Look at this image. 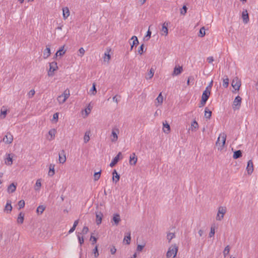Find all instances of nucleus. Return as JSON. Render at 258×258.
<instances>
[{"label":"nucleus","mask_w":258,"mask_h":258,"mask_svg":"<svg viewBox=\"0 0 258 258\" xmlns=\"http://www.w3.org/2000/svg\"><path fill=\"white\" fill-rule=\"evenodd\" d=\"M12 210V207L11 206V201L8 200L5 206V210L7 211L8 212H11Z\"/></svg>","instance_id":"35"},{"label":"nucleus","mask_w":258,"mask_h":258,"mask_svg":"<svg viewBox=\"0 0 258 258\" xmlns=\"http://www.w3.org/2000/svg\"><path fill=\"white\" fill-rule=\"evenodd\" d=\"M92 253L94 255V257L96 258L99 256V252L98 250V246L96 245L95 248L93 249Z\"/></svg>","instance_id":"42"},{"label":"nucleus","mask_w":258,"mask_h":258,"mask_svg":"<svg viewBox=\"0 0 258 258\" xmlns=\"http://www.w3.org/2000/svg\"><path fill=\"white\" fill-rule=\"evenodd\" d=\"M163 132L165 134H168L170 131V127L169 124L167 123V122L166 121H165L164 122H163Z\"/></svg>","instance_id":"16"},{"label":"nucleus","mask_w":258,"mask_h":258,"mask_svg":"<svg viewBox=\"0 0 258 258\" xmlns=\"http://www.w3.org/2000/svg\"><path fill=\"white\" fill-rule=\"evenodd\" d=\"M63 97V101H66V100L70 96V90L68 89H67L64 91L63 92V94H61Z\"/></svg>","instance_id":"28"},{"label":"nucleus","mask_w":258,"mask_h":258,"mask_svg":"<svg viewBox=\"0 0 258 258\" xmlns=\"http://www.w3.org/2000/svg\"><path fill=\"white\" fill-rule=\"evenodd\" d=\"M154 70L152 68L148 75L146 76V79H151L154 76Z\"/></svg>","instance_id":"37"},{"label":"nucleus","mask_w":258,"mask_h":258,"mask_svg":"<svg viewBox=\"0 0 258 258\" xmlns=\"http://www.w3.org/2000/svg\"><path fill=\"white\" fill-rule=\"evenodd\" d=\"M210 91H204L203 93L202 96V99L204 100H208V99L209 98V96L210 95Z\"/></svg>","instance_id":"26"},{"label":"nucleus","mask_w":258,"mask_h":258,"mask_svg":"<svg viewBox=\"0 0 258 258\" xmlns=\"http://www.w3.org/2000/svg\"><path fill=\"white\" fill-rule=\"evenodd\" d=\"M91 108L89 106H88L86 109H85V112L86 115H88L91 112Z\"/></svg>","instance_id":"61"},{"label":"nucleus","mask_w":258,"mask_h":258,"mask_svg":"<svg viewBox=\"0 0 258 258\" xmlns=\"http://www.w3.org/2000/svg\"><path fill=\"white\" fill-rule=\"evenodd\" d=\"M194 80V78L193 76H189L188 79H187V85H190V82H192L193 83V81Z\"/></svg>","instance_id":"54"},{"label":"nucleus","mask_w":258,"mask_h":258,"mask_svg":"<svg viewBox=\"0 0 258 258\" xmlns=\"http://www.w3.org/2000/svg\"><path fill=\"white\" fill-rule=\"evenodd\" d=\"M138 160L137 156L135 153H133L130 155L129 163L131 165H135Z\"/></svg>","instance_id":"9"},{"label":"nucleus","mask_w":258,"mask_h":258,"mask_svg":"<svg viewBox=\"0 0 258 258\" xmlns=\"http://www.w3.org/2000/svg\"><path fill=\"white\" fill-rule=\"evenodd\" d=\"M24 214L21 212L19 215L17 219V222L18 223L22 224L24 222Z\"/></svg>","instance_id":"33"},{"label":"nucleus","mask_w":258,"mask_h":258,"mask_svg":"<svg viewBox=\"0 0 258 258\" xmlns=\"http://www.w3.org/2000/svg\"><path fill=\"white\" fill-rule=\"evenodd\" d=\"M119 131L118 128L116 127H114L112 130L111 132V136H112V138H111L112 142H116L118 139L117 134H119Z\"/></svg>","instance_id":"8"},{"label":"nucleus","mask_w":258,"mask_h":258,"mask_svg":"<svg viewBox=\"0 0 258 258\" xmlns=\"http://www.w3.org/2000/svg\"><path fill=\"white\" fill-rule=\"evenodd\" d=\"M18 206L19 207V209L23 208L25 206V202L24 200H21L18 202Z\"/></svg>","instance_id":"48"},{"label":"nucleus","mask_w":258,"mask_h":258,"mask_svg":"<svg viewBox=\"0 0 258 258\" xmlns=\"http://www.w3.org/2000/svg\"><path fill=\"white\" fill-rule=\"evenodd\" d=\"M58 69L57 63L55 61H52L49 63V70L48 72V75L49 76H52L53 73Z\"/></svg>","instance_id":"5"},{"label":"nucleus","mask_w":258,"mask_h":258,"mask_svg":"<svg viewBox=\"0 0 258 258\" xmlns=\"http://www.w3.org/2000/svg\"><path fill=\"white\" fill-rule=\"evenodd\" d=\"M199 127L198 123L196 120H194L192 121V122L191 124L190 128L192 131L198 128Z\"/></svg>","instance_id":"39"},{"label":"nucleus","mask_w":258,"mask_h":258,"mask_svg":"<svg viewBox=\"0 0 258 258\" xmlns=\"http://www.w3.org/2000/svg\"><path fill=\"white\" fill-rule=\"evenodd\" d=\"M225 78L223 79V86L225 88H226L228 87L229 85V79L227 76L225 77Z\"/></svg>","instance_id":"36"},{"label":"nucleus","mask_w":258,"mask_h":258,"mask_svg":"<svg viewBox=\"0 0 258 258\" xmlns=\"http://www.w3.org/2000/svg\"><path fill=\"white\" fill-rule=\"evenodd\" d=\"M211 114L212 111L206 107L205 109V117L207 119H210L211 117Z\"/></svg>","instance_id":"34"},{"label":"nucleus","mask_w":258,"mask_h":258,"mask_svg":"<svg viewBox=\"0 0 258 258\" xmlns=\"http://www.w3.org/2000/svg\"><path fill=\"white\" fill-rule=\"evenodd\" d=\"M111 49L110 48H107L106 49V50L105 51L104 53V57L103 58L104 61H107L108 62L109 60L110 59V55L109 54V52L110 51Z\"/></svg>","instance_id":"19"},{"label":"nucleus","mask_w":258,"mask_h":258,"mask_svg":"<svg viewBox=\"0 0 258 258\" xmlns=\"http://www.w3.org/2000/svg\"><path fill=\"white\" fill-rule=\"evenodd\" d=\"M242 17L244 23L246 24L249 21V16L246 10L243 11L242 13Z\"/></svg>","instance_id":"17"},{"label":"nucleus","mask_w":258,"mask_h":258,"mask_svg":"<svg viewBox=\"0 0 258 258\" xmlns=\"http://www.w3.org/2000/svg\"><path fill=\"white\" fill-rule=\"evenodd\" d=\"M66 161L65 152L63 150H61L59 153V161L60 163H64Z\"/></svg>","instance_id":"11"},{"label":"nucleus","mask_w":258,"mask_h":258,"mask_svg":"<svg viewBox=\"0 0 258 258\" xmlns=\"http://www.w3.org/2000/svg\"><path fill=\"white\" fill-rule=\"evenodd\" d=\"M90 240L92 241V244L94 245L97 241V238L91 235L90 237Z\"/></svg>","instance_id":"58"},{"label":"nucleus","mask_w":258,"mask_h":258,"mask_svg":"<svg viewBox=\"0 0 258 258\" xmlns=\"http://www.w3.org/2000/svg\"><path fill=\"white\" fill-rule=\"evenodd\" d=\"M54 166H55V165L54 164H52L49 165V171L48 173V174L49 176H52L54 174V173H55Z\"/></svg>","instance_id":"24"},{"label":"nucleus","mask_w":258,"mask_h":258,"mask_svg":"<svg viewBox=\"0 0 258 258\" xmlns=\"http://www.w3.org/2000/svg\"><path fill=\"white\" fill-rule=\"evenodd\" d=\"M207 61L209 63H211L214 61V58L213 56H209L207 58Z\"/></svg>","instance_id":"62"},{"label":"nucleus","mask_w":258,"mask_h":258,"mask_svg":"<svg viewBox=\"0 0 258 258\" xmlns=\"http://www.w3.org/2000/svg\"><path fill=\"white\" fill-rule=\"evenodd\" d=\"M133 41V44L132 45H131V49L132 50L133 49V48L134 46H137L138 43H139V41H138V38L137 36H133L132 37V39Z\"/></svg>","instance_id":"29"},{"label":"nucleus","mask_w":258,"mask_h":258,"mask_svg":"<svg viewBox=\"0 0 258 258\" xmlns=\"http://www.w3.org/2000/svg\"><path fill=\"white\" fill-rule=\"evenodd\" d=\"M16 185L14 183H11L8 188V192L10 193H12L16 190Z\"/></svg>","instance_id":"30"},{"label":"nucleus","mask_w":258,"mask_h":258,"mask_svg":"<svg viewBox=\"0 0 258 258\" xmlns=\"http://www.w3.org/2000/svg\"><path fill=\"white\" fill-rule=\"evenodd\" d=\"M246 169L248 174H250L252 173L253 171V166L252 160H250L248 161Z\"/></svg>","instance_id":"12"},{"label":"nucleus","mask_w":258,"mask_h":258,"mask_svg":"<svg viewBox=\"0 0 258 258\" xmlns=\"http://www.w3.org/2000/svg\"><path fill=\"white\" fill-rule=\"evenodd\" d=\"M163 101V97L162 95V93H160L155 100V105L158 106L162 103Z\"/></svg>","instance_id":"18"},{"label":"nucleus","mask_w":258,"mask_h":258,"mask_svg":"<svg viewBox=\"0 0 258 258\" xmlns=\"http://www.w3.org/2000/svg\"><path fill=\"white\" fill-rule=\"evenodd\" d=\"M187 11V8L185 6H183L181 10L180 13L182 15H185Z\"/></svg>","instance_id":"55"},{"label":"nucleus","mask_w":258,"mask_h":258,"mask_svg":"<svg viewBox=\"0 0 258 258\" xmlns=\"http://www.w3.org/2000/svg\"><path fill=\"white\" fill-rule=\"evenodd\" d=\"M78 239L79 240V242L81 246L84 242V237L83 236H80V234L77 235Z\"/></svg>","instance_id":"47"},{"label":"nucleus","mask_w":258,"mask_h":258,"mask_svg":"<svg viewBox=\"0 0 258 258\" xmlns=\"http://www.w3.org/2000/svg\"><path fill=\"white\" fill-rule=\"evenodd\" d=\"M45 209V207L43 205H40L38 206V207L37 208L36 212L37 213L39 214H42L44 210Z\"/></svg>","instance_id":"38"},{"label":"nucleus","mask_w":258,"mask_h":258,"mask_svg":"<svg viewBox=\"0 0 258 258\" xmlns=\"http://www.w3.org/2000/svg\"><path fill=\"white\" fill-rule=\"evenodd\" d=\"M101 170H100L98 172H95L94 174V179L95 181L98 180L100 177L101 175Z\"/></svg>","instance_id":"41"},{"label":"nucleus","mask_w":258,"mask_h":258,"mask_svg":"<svg viewBox=\"0 0 258 258\" xmlns=\"http://www.w3.org/2000/svg\"><path fill=\"white\" fill-rule=\"evenodd\" d=\"M226 135L224 133L221 134L216 143V145L219 150H222L225 144Z\"/></svg>","instance_id":"1"},{"label":"nucleus","mask_w":258,"mask_h":258,"mask_svg":"<svg viewBox=\"0 0 258 258\" xmlns=\"http://www.w3.org/2000/svg\"><path fill=\"white\" fill-rule=\"evenodd\" d=\"M226 209L225 207H220L218 209V212L216 216V220L221 221L224 217V214L226 213Z\"/></svg>","instance_id":"4"},{"label":"nucleus","mask_w":258,"mask_h":258,"mask_svg":"<svg viewBox=\"0 0 258 258\" xmlns=\"http://www.w3.org/2000/svg\"><path fill=\"white\" fill-rule=\"evenodd\" d=\"M126 235L124 236L123 239V241L126 242L127 244H129L131 242V232H128L125 233Z\"/></svg>","instance_id":"25"},{"label":"nucleus","mask_w":258,"mask_h":258,"mask_svg":"<svg viewBox=\"0 0 258 258\" xmlns=\"http://www.w3.org/2000/svg\"><path fill=\"white\" fill-rule=\"evenodd\" d=\"M174 236H175V235H174V233H169V234L168 235V236H167V237H168V239H169V240H171V239H172L173 237H174Z\"/></svg>","instance_id":"63"},{"label":"nucleus","mask_w":258,"mask_h":258,"mask_svg":"<svg viewBox=\"0 0 258 258\" xmlns=\"http://www.w3.org/2000/svg\"><path fill=\"white\" fill-rule=\"evenodd\" d=\"M229 251L230 247L229 245H227L225 247L224 250L223 251V255L224 257H226L227 256V255L229 253Z\"/></svg>","instance_id":"45"},{"label":"nucleus","mask_w":258,"mask_h":258,"mask_svg":"<svg viewBox=\"0 0 258 258\" xmlns=\"http://www.w3.org/2000/svg\"><path fill=\"white\" fill-rule=\"evenodd\" d=\"M168 23L164 22L162 25V32H163L162 33V35H164L165 36H167L168 33Z\"/></svg>","instance_id":"15"},{"label":"nucleus","mask_w":258,"mask_h":258,"mask_svg":"<svg viewBox=\"0 0 258 258\" xmlns=\"http://www.w3.org/2000/svg\"><path fill=\"white\" fill-rule=\"evenodd\" d=\"M90 92L93 95H95L96 94L97 90H96V84H95V83H94L93 84L92 87L91 89V90H90Z\"/></svg>","instance_id":"43"},{"label":"nucleus","mask_w":258,"mask_h":258,"mask_svg":"<svg viewBox=\"0 0 258 258\" xmlns=\"http://www.w3.org/2000/svg\"><path fill=\"white\" fill-rule=\"evenodd\" d=\"M89 231V228L87 226H84L82 229V233L84 235L86 234Z\"/></svg>","instance_id":"52"},{"label":"nucleus","mask_w":258,"mask_h":258,"mask_svg":"<svg viewBox=\"0 0 258 258\" xmlns=\"http://www.w3.org/2000/svg\"><path fill=\"white\" fill-rule=\"evenodd\" d=\"M112 175H113V177H112L113 181H114L115 183H116L117 182H118L119 181L120 176L117 173L116 170H113V171L112 172Z\"/></svg>","instance_id":"21"},{"label":"nucleus","mask_w":258,"mask_h":258,"mask_svg":"<svg viewBox=\"0 0 258 258\" xmlns=\"http://www.w3.org/2000/svg\"><path fill=\"white\" fill-rule=\"evenodd\" d=\"M89 135H90L89 131L86 132L85 134V135L84 137V142L85 143H87L90 140Z\"/></svg>","instance_id":"40"},{"label":"nucleus","mask_w":258,"mask_h":258,"mask_svg":"<svg viewBox=\"0 0 258 258\" xmlns=\"http://www.w3.org/2000/svg\"><path fill=\"white\" fill-rule=\"evenodd\" d=\"M102 217L103 214L101 212L96 213V223L97 225H99L101 223Z\"/></svg>","instance_id":"13"},{"label":"nucleus","mask_w":258,"mask_h":258,"mask_svg":"<svg viewBox=\"0 0 258 258\" xmlns=\"http://www.w3.org/2000/svg\"><path fill=\"white\" fill-rule=\"evenodd\" d=\"M241 100L242 99L239 96H237L235 97L232 105L233 109L234 110L239 109L241 106Z\"/></svg>","instance_id":"3"},{"label":"nucleus","mask_w":258,"mask_h":258,"mask_svg":"<svg viewBox=\"0 0 258 258\" xmlns=\"http://www.w3.org/2000/svg\"><path fill=\"white\" fill-rule=\"evenodd\" d=\"M121 221L120 215L118 214H113L112 221L114 223V225H117Z\"/></svg>","instance_id":"14"},{"label":"nucleus","mask_w":258,"mask_h":258,"mask_svg":"<svg viewBox=\"0 0 258 258\" xmlns=\"http://www.w3.org/2000/svg\"><path fill=\"white\" fill-rule=\"evenodd\" d=\"M35 93V92L34 90H31L28 93V96L29 98H32L34 95Z\"/></svg>","instance_id":"53"},{"label":"nucleus","mask_w":258,"mask_h":258,"mask_svg":"<svg viewBox=\"0 0 258 258\" xmlns=\"http://www.w3.org/2000/svg\"><path fill=\"white\" fill-rule=\"evenodd\" d=\"M63 12V18L64 19H66L70 16V11L68 7H65L62 9Z\"/></svg>","instance_id":"22"},{"label":"nucleus","mask_w":258,"mask_h":258,"mask_svg":"<svg viewBox=\"0 0 258 258\" xmlns=\"http://www.w3.org/2000/svg\"><path fill=\"white\" fill-rule=\"evenodd\" d=\"M41 185L40 179H37L36 183H35V189L36 190H38L40 189V187Z\"/></svg>","instance_id":"44"},{"label":"nucleus","mask_w":258,"mask_h":258,"mask_svg":"<svg viewBox=\"0 0 258 258\" xmlns=\"http://www.w3.org/2000/svg\"><path fill=\"white\" fill-rule=\"evenodd\" d=\"M144 44H142L138 49V52L140 54H142L143 53V49H144Z\"/></svg>","instance_id":"56"},{"label":"nucleus","mask_w":258,"mask_h":258,"mask_svg":"<svg viewBox=\"0 0 258 258\" xmlns=\"http://www.w3.org/2000/svg\"><path fill=\"white\" fill-rule=\"evenodd\" d=\"M58 118V113L56 112L53 115V119L55 120V121H57Z\"/></svg>","instance_id":"59"},{"label":"nucleus","mask_w":258,"mask_h":258,"mask_svg":"<svg viewBox=\"0 0 258 258\" xmlns=\"http://www.w3.org/2000/svg\"><path fill=\"white\" fill-rule=\"evenodd\" d=\"M231 85L235 90H239L241 86L240 80L237 77H235L233 79Z\"/></svg>","instance_id":"6"},{"label":"nucleus","mask_w":258,"mask_h":258,"mask_svg":"<svg viewBox=\"0 0 258 258\" xmlns=\"http://www.w3.org/2000/svg\"><path fill=\"white\" fill-rule=\"evenodd\" d=\"M121 155V153L119 152L118 153V154L112 159L111 162L110 163V165H109V166L111 167H113L117 164V163L119 161V157Z\"/></svg>","instance_id":"10"},{"label":"nucleus","mask_w":258,"mask_h":258,"mask_svg":"<svg viewBox=\"0 0 258 258\" xmlns=\"http://www.w3.org/2000/svg\"><path fill=\"white\" fill-rule=\"evenodd\" d=\"M7 113V111L6 109L3 110V108L1 109V115H3V116L2 117L3 118H5Z\"/></svg>","instance_id":"57"},{"label":"nucleus","mask_w":258,"mask_h":258,"mask_svg":"<svg viewBox=\"0 0 258 258\" xmlns=\"http://www.w3.org/2000/svg\"><path fill=\"white\" fill-rule=\"evenodd\" d=\"M182 71V67H180V66H178V67H176L174 69V71H173L172 75L173 76H174V75H175V76L178 75H179L181 73Z\"/></svg>","instance_id":"20"},{"label":"nucleus","mask_w":258,"mask_h":258,"mask_svg":"<svg viewBox=\"0 0 258 258\" xmlns=\"http://www.w3.org/2000/svg\"><path fill=\"white\" fill-rule=\"evenodd\" d=\"M79 52L80 53V56H82L84 54L85 52L84 49L83 47L80 48L79 49Z\"/></svg>","instance_id":"60"},{"label":"nucleus","mask_w":258,"mask_h":258,"mask_svg":"<svg viewBox=\"0 0 258 258\" xmlns=\"http://www.w3.org/2000/svg\"><path fill=\"white\" fill-rule=\"evenodd\" d=\"M13 141V137L10 133H7L3 139V141L6 144H11Z\"/></svg>","instance_id":"7"},{"label":"nucleus","mask_w":258,"mask_h":258,"mask_svg":"<svg viewBox=\"0 0 258 258\" xmlns=\"http://www.w3.org/2000/svg\"><path fill=\"white\" fill-rule=\"evenodd\" d=\"M242 156V152L241 150H237L234 152L233 158L235 159H238Z\"/></svg>","instance_id":"32"},{"label":"nucleus","mask_w":258,"mask_h":258,"mask_svg":"<svg viewBox=\"0 0 258 258\" xmlns=\"http://www.w3.org/2000/svg\"><path fill=\"white\" fill-rule=\"evenodd\" d=\"M215 228L214 227H212L211 228L210 232L209 233V237H213L215 234Z\"/></svg>","instance_id":"51"},{"label":"nucleus","mask_w":258,"mask_h":258,"mask_svg":"<svg viewBox=\"0 0 258 258\" xmlns=\"http://www.w3.org/2000/svg\"><path fill=\"white\" fill-rule=\"evenodd\" d=\"M63 97L62 95H60L58 96L57 99L59 104H62L64 102H65V101H63Z\"/></svg>","instance_id":"49"},{"label":"nucleus","mask_w":258,"mask_h":258,"mask_svg":"<svg viewBox=\"0 0 258 258\" xmlns=\"http://www.w3.org/2000/svg\"><path fill=\"white\" fill-rule=\"evenodd\" d=\"M177 251L178 247L176 245H172L167 252V258H174L176 256Z\"/></svg>","instance_id":"2"},{"label":"nucleus","mask_w":258,"mask_h":258,"mask_svg":"<svg viewBox=\"0 0 258 258\" xmlns=\"http://www.w3.org/2000/svg\"><path fill=\"white\" fill-rule=\"evenodd\" d=\"M5 163L8 165H11L13 164L12 157L10 154H8L7 157L5 159Z\"/></svg>","instance_id":"31"},{"label":"nucleus","mask_w":258,"mask_h":258,"mask_svg":"<svg viewBox=\"0 0 258 258\" xmlns=\"http://www.w3.org/2000/svg\"><path fill=\"white\" fill-rule=\"evenodd\" d=\"M205 35V29L204 27H203L200 30L199 36L201 37H203Z\"/></svg>","instance_id":"46"},{"label":"nucleus","mask_w":258,"mask_h":258,"mask_svg":"<svg viewBox=\"0 0 258 258\" xmlns=\"http://www.w3.org/2000/svg\"><path fill=\"white\" fill-rule=\"evenodd\" d=\"M55 130L54 129L51 130L49 131L48 134L51 136L52 139L54 138V137L55 136Z\"/></svg>","instance_id":"50"},{"label":"nucleus","mask_w":258,"mask_h":258,"mask_svg":"<svg viewBox=\"0 0 258 258\" xmlns=\"http://www.w3.org/2000/svg\"><path fill=\"white\" fill-rule=\"evenodd\" d=\"M64 47V46H63L61 48H60L57 51V52L55 53L56 57H57L58 56H61L65 53L66 50H63Z\"/></svg>","instance_id":"27"},{"label":"nucleus","mask_w":258,"mask_h":258,"mask_svg":"<svg viewBox=\"0 0 258 258\" xmlns=\"http://www.w3.org/2000/svg\"><path fill=\"white\" fill-rule=\"evenodd\" d=\"M145 245H138L137 246V250L138 251H141L142 250L143 248L144 247Z\"/></svg>","instance_id":"64"},{"label":"nucleus","mask_w":258,"mask_h":258,"mask_svg":"<svg viewBox=\"0 0 258 258\" xmlns=\"http://www.w3.org/2000/svg\"><path fill=\"white\" fill-rule=\"evenodd\" d=\"M51 54L50 49L49 47H46L43 52V57L44 59L48 58Z\"/></svg>","instance_id":"23"}]
</instances>
